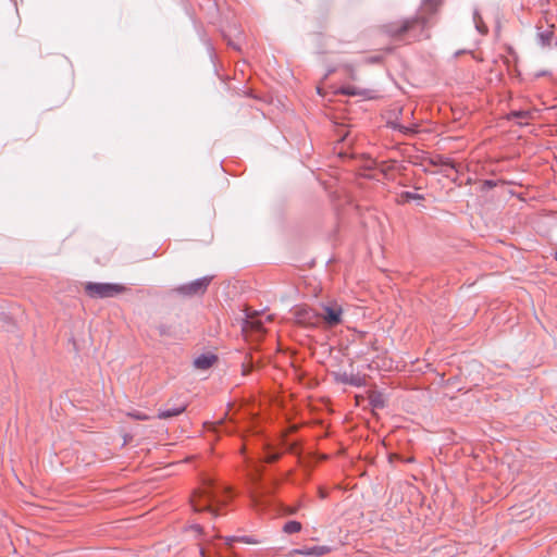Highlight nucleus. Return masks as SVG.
Wrapping results in <instances>:
<instances>
[{"label": "nucleus", "mask_w": 557, "mask_h": 557, "mask_svg": "<svg viewBox=\"0 0 557 557\" xmlns=\"http://www.w3.org/2000/svg\"><path fill=\"white\" fill-rule=\"evenodd\" d=\"M84 290L91 299H106L120 295L125 287L117 283L87 282L84 285Z\"/></svg>", "instance_id": "obj_1"}, {"label": "nucleus", "mask_w": 557, "mask_h": 557, "mask_svg": "<svg viewBox=\"0 0 557 557\" xmlns=\"http://www.w3.org/2000/svg\"><path fill=\"white\" fill-rule=\"evenodd\" d=\"M211 276H202L189 283H185L177 286L175 290L183 296L189 297L202 295L207 290L211 282Z\"/></svg>", "instance_id": "obj_2"}, {"label": "nucleus", "mask_w": 557, "mask_h": 557, "mask_svg": "<svg viewBox=\"0 0 557 557\" xmlns=\"http://www.w3.org/2000/svg\"><path fill=\"white\" fill-rule=\"evenodd\" d=\"M419 23L417 17L406 18L398 21L397 23L385 25V32L393 37L401 36L413 28Z\"/></svg>", "instance_id": "obj_3"}, {"label": "nucleus", "mask_w": 557, "mask_h": 557, "mask_svg": "<svg viewBox=\"0 0 557 557\" xmlns=\"http://www.w3.org/2000/svg\"><path fill=\"white\" fill-rule=\"evenodd\" d=\"M335 382L347 384L356 387L366 385L364 376L355 373H347L345 371H336L332 373Z\"/></svg>", "instance_id": "obj_4"}, {"label": "nucleus", "mask_w": 557, "mask_h": 557, "mask_svg": "<svg viewBox=\"0 0 557 557\" xmlns=\"http://www.w3.org/2000/svg\"><path fill=\"white\" fill-rule=\"evenodd\" d=\"M323 309V318L329 325H336L342 321L343 310L338 305L325 306Z\"/></svg>", "instance_id": "obj_5"}, {"label": "nucleus", "mask_w": 557, "mask_h": 557, "mask_svg": "<svg viewBox=\"0 0 557 557\" xmlns=\"http://www.w3.org/2000/svg\"><path fill=\"white\" fill-rule=\"evenodd\" d=\"M187 408V404L185 401H180L173 406H165L164 408L158 411L159 419H169L172 417H176L183 413Z\"/></svg>", "instance_id": "obj_6"}, {"label": "nucleus", "mask_w": 557, "mask_h": 557, "mask_svg": "<svg viewBox=\"0 0 557 557\" xmlns=\"http://www.w3.org/2000/svg\"><path fill=\"white\" fill-rule=\"evenodd\" d=\"M331 552V547L326 545H314L311 547H302L294 550L297 555L321 557Z\"/></svg>", "instance_id": "obj_7"}, {"label": "nucleus", "mask_w": 557, "mask_h": 557, "mask_svg": "<svg viewBox=\"0 0 557 557\" xmlns=\"http://www.w3.org/2000/svg\"><path fill=\"white\" fill-rule=\"evenodd\" d=\"M216 361V356L213 354H202L194 359V367L200 370H207Z\"/></svg>", "instance_id": "obj_8"}, {"label": "nucleus", "mask_w": 557, "mask_h": 557, "mask_svg": "<svg viewBox=\"0 0 557 557\" xmlns=\"http://www.w3.org/2000/svg\"><path fill=\"white\" fill-rule=\"evenodd\" d=\"M536 113V110H519L512 111L510 117L519 120V124H528L530 120L534 119Z\"/></svg>", "instance_id": "obj_9"}, {"label": "nucleus", "mask_w": 557, "mask_h": 557, "mask_svg": "<svg viewBox=\"0 0 557 557\" xmlns=\"http://www.w3.org/2000/svg\"><path fill=\"white\" fill-rule=\"evenodd\" d=\"M339 92L347 96H362L370 98L371 91L357 86H345L339 89Z\"/></svg>", "instance_id": "obj_10"}, {"label": "nucleus", "mask_w": 557, "mask_h": 557, "mask_svg": "<svg viewBox=\"0 0 557 557\" xmlns=\"http://www.w3.org/2000/svg\"><path fill=\"white\" fill-rule=\"evenodd\" d=\"M283 530L288 534L297 533L301 530V523L295 520L288 521L284 524Z\"/></svg>", "instance_id": "obj_11"}, {"label": "nucleus", "mask_w": 557, "mask_h": 557, "mask_svg": "<svg viewBox=\"0 0 557 557\" xmlns=\"http://www.w3.org/2000/svg\"><path fill=\"white\" fill-rule=\"evenodd\" d=\"M398 129L404 133V134H414L418 132V125L413 124V125H409V126H405V125H399L398 126Z\"/></svg>", "instance_id": "obj_12"}, {"label": "nucleus", "mask_w": 557, "mask_h": 557, "mask_svg": "<svg viewBox=\"0 0 557 557\" xmlns=\"http://www.w3.org/2000/svg\"><path fill=\"white\" fill-rule=\"evenodd\" d=\"M191 504H193V507H194L195 511L209 510L212 513H214V511L211 509V507L209 505H206L203 507L200 506V504L198 503L196 496L193 498Z\"/></svg>", "instance_id": "obj_13"}, {"label": "nucleus", "mask_w": 557, "mask_h": 557, "mask_svg": "<svg viewBox=\"0 0 557 557\" xmlns=\"http://www.w3.org/2000/svg\"><path fill=\"white\" fill-rule=\"evenodd\" d=\"M236 540H237V537H233V536H232V537H228V539L226 540V542H227V544H231L232 542H234V541H236ZM238 541H242V542H245V543H248V544L256 543V541H255V540H252V539H251V537H249V536H242V537H238Z\"/></svg>", "instance_id": "obj_14"}, {"label": "nucleus", "mask_w": 557, "mask_h": 557, "mask_svg": "<svg viewBox=\"0 0 557 557\" xmlns=\"http://www.w3.org/2000/svg\"><path fill=\"white\" fill-rule=\"evenodd\" d=\"M371 405L375 408L383 407L384 404L380 396H374L371 398Z\"/></svg>", "instance_id": "obj_15"}, {"label": "nucleus", "mask_w": 557, "mask_h": 557, "mask_svg": "<svg viewBox=\"0 0 557 557\" xmlns=\"http://www.w3.org/2000/svg\"><path fill=\"white\" fill-rule=\"evenodd\" d=\"M199 497H203V498L210 500L212 498V494L209 490L203 488L200 491Z\"/></svg>", "instance_id": "obj_16"}, {"label": "nucleus", "mask_w": 557, "mask_h": 557, "mask_svg": "<svg viewBox=\"0 0 557 557\" xmlns=\"http://www.w3.org/2000/svg\"><path fill=\"white\" fill-rule=\"evenodd\" d=\"M540 39L543 44H546L548 40H549V35L548 34H544V33H541L540 34Z\"/></svg>", "instance_id": "obj_17"}, {"label": "nucleus", "mask_w": 557, "mask_h": 557, "mask_svg": "<svg viewBox=\"0 0 557 557\" xmlns=\"http://www.w3.org/2000/svg\"><path fill=\"white\" fill-rule=\"evenodd\" d=\"M190 529L194 530L197 533L201 532V527L199 524L191 525Z\"/></svg>", "instance_id": "obj_18"}, {"label": "nucleus", "mask_w": 557, "mask_h": 557, "mask_svg": "<svg viewBox=\"0 0 557 557\" xmlns=\"http://www.w3.org/2000/svg\"><path fill=\"white\" fill-rule=\"evenodd\" d=\"M408 197H410V198H414V199H416V198H421V196L416 195V194H408Z\"/></svg>", "instance_id": "obj_19"}, {"label": "nucleus", "mask_w": 557, "mask_h": 557, "mask_svg": "<svg viewBox=\"0 0 557 557\" xmlns=\"http://www.w3.org/2000/svg\"><path fill=\"white\" fill-rule=\"evenodd\" d=\"M476 29L480 32V33H484L485 29H483L478 23H476Z\"/></svg>", "instance_id": "obj_20"}, {"label": "nucleus", "mask_w": 557, "mask_h": 557, "mask_svg": "<svg viewBox=\"0 0 557 557\" xmlns=\"http://www.w3.org/2000/svg\"><path fill=\"white\" fill-rule=\"evenodd\" d=\"M555 259L557 260V252L555 253Z\"/></svg>", "instance_id": "obj_21"}]
</instances>
